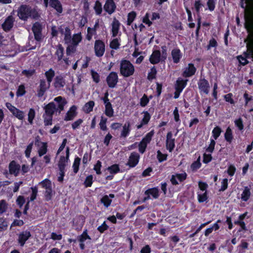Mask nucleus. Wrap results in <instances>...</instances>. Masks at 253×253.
Instances as JSON below:
<instances>
[{
    "label": "nucleus",
    "instance_id": "nucleus-5",
    "mask_svg": "<svg viewBox=\"0 0 253 253\" xmlns=\"http://www.w3.org/2000/svg\"><path fill=\"white\" fill-rule=\"evenodd\" d=\"M42 188L45 189L44 195L46 201L51 200L54 194V191L52 188V183L48 179H45L39 183Z\"/></svg>",
    "mask_w": 253,
    "mask_h": 253
},
{
    "label": "nucleus",
    "instance_id": "nucleus-22",
    "mask_svg": "<svg viewBox=\"0 0 253 253\" xmlns=\"http://www.w3.org/2000/svg\"><path fill=\"white\" fill-rule=\"evenodd\" d=\"M161 52L159 50H155L150 56V62L153 64H157L160 62Z\"/></svg>",
    "mask_w": 253,
    "mask_h": 253
},
{
    "label": "nucleus",
    "instance_id": "nucleus-60",
    "mask_svg": "<svg viewBox=\"0 0 253 253\" xmlns=\"http://www.w3.org/2000/svg\"><path fill=\"white\" fill-rule=\"evenodd\" d=\"M25 93V86L24 85H20L17 89L16 92V95L18 96H21L23 95Z\"/></svg>",
    "mask_w": 253,
    "mask_h": 253
},
{
    "label": "nucleus",
    "instance_id": "nucleus-6",
    "mask_svg": "<svg viewBox=\"0 0 253 253\" xmlns=\"http://www.w3.org/2000/svg\"><path fill=\"white\" fill-rule=\"evenodd\" d=\"M42 25L40 23L37 22L33 24L32 30L34 35L35 39L37 41L40 42L43 39L42 34Z\"/></svg>",
    "mask_w": 253,
    "mask_h": 253
},
{
    "label": "nucleus",
    "instance_id": "nucleus-38",
    "mask_svg": "<svg viewBox=\"0 0 253 253\" xmlns=\"http://www.w3.org/2000/svg\"><path fill=\"white\" fill-rule=\"evenodd\" d=\"M82 37L80 34H75L73 36L71 42L72 44L77 45L78 43L81 41Z\"/></svg>",
    "mask_w": 253,
    "mask_h": 253
},
{
    "label": "nucleus",
    "instance_id": "nucleus-53",
    "mask_svg": "<svg viewBox=\"0 0 253 253\" xmlns=\"http://www.w3.org/2000/svg\"><path fill=\"white\" fill-rule=\"evenodd\" d=\"M248 247L249 243L244 240L241 241V244L238 246L239 249L242 250V253H245V250L248 249Z\"/></svg>",
    "mask_w": 253,
    "mask_h": 253
},
{
    "label": "nucleus",
    "instance_id": "nucleus-61",
    "mask_svg": "<svg viewBox=\"0 0 253 253\" xmlns=\"http://www.w3.org/2000/svg\"><path fill=\"white\" fill-rule=\"evenodd\" d=\"M92 178L93 177L92 175H89L86 177L85 178V180L84 181V184L85 185V187H90L91 186L92 183Z\"/></svg>",
    "mask_w": 253,
    "mask_h": 253
},
{
    "label": "nucleus",
    "instance_id": "nucleus-26",
    "mask_svg": "<svg viewBox=\"0 0 253 253\" xmlns=\"http://www.w3.org/2000/svg\"><path fill=\"white\" fill-rule=\"evenodd\" d=\"M120 25V23L119 21L116 18H114L112 24V31L113 37H115L117 35L119 30Z\"/></svg>",
    "mask_w": 253,
    "mask_h": 253
},
{
    "label": "nucleus",
    "instance_id": "nucleus-32",
    "mask_svg": "<svg viewBox=\"0 0 253 253\" xmlns=\"http://www.w3.org/2000/svg\"><path fill=\"white\" fill-rule=\"evenodd\" d=\"M105 113L106 115L109 117H112L113 116L114 110L111 103H108V104H106Z\"/></svg>",
    "mask_w": 253,
    "mask_h": 253
},
{
    "label": "nucleus",
    "instance_id": "nucleus-39",
    "mask_svg": "<svg viewBox=\"0 0 253 253\" xmlns=\"http://www.w3.org/2000/svg\"><path fill=\"white\" fill-rule=\"evenodd\" d=\"M234 123L235 126L238 128V129L240 131H242L244 129V125L243 122L241 118H239L237 119H236L234 121Z\"/></svg>",
    "mask_w": 253,
    "mask_h": 253
},
{
    "label": "nucleus",
    "instance_id": "nucleus-59",
    "mask_svg": "<svg viewBox=\"0 0 253 253\" xmlns=\"http://www.w3.org/2000/svg\"><path fill=\"white\" fill-rule=\"evenodd\" d=\"M236 170L235 167L233 165H231L228 167L227 172L229 176H232L235 174Z\"/></svg>",
    "mask_w": 253,
    "mask_h": 253
},
{
    "label": "nucleus",
    "instance_id": "nucleus-40",
    "mask_svg": "<svg viewBox=\"0 0 253 253\" xmlns=\"http://www.w3.org/2000/svg\"><path fill=\"white\" fill-rule=\"evenodd\" d=\"M236 225H238L240 226L239 229L238 230L237 233L239 235V233L242 232L243 231H246L248 230L247 227L246 226V223L245 222H238Z\"/></svg>",
    "mask_w": 253,
    "mask_h": 253
},
{
    "label": "nucleus",
    "instance_id": "nucleus-14",
    "mask_svg": "<svg viewBox=\"0 0 253 253\" xmlns=\"http://www.w3.org/2000/svg\"><path fill=\"white\" fill-rule=\"evenodd\" d=\"M199 88L201 91L206 94H208L209 92L210 85L206 80L205 79H200L198 82Z\"/></svg>",
    "mask_w": 253,
    "mask_h": 253
},
{
    "label": "nucleus",
    "instance_id": "nucleus-17",
    "mask_svg": "<svg viewBox=\"0 0 253 253\" xmlns=\"http://www.w3.org/2000/svg\"><path fill=\"white\" fill-rule=\"evenodd\" d=\"M20 169V166L15 161H12L9 165V170L10 174L17 176Z\"/></svg>",
    "mask_w": 253,
    "mask_h": 253
},
{
    "label": "nucleus",
    "instance_id": "nucleus-42",
    "mask_svg": "<svg viewBox=\"0 0 253 253\" xmlns=\"http://www.w3.org/2000/svg\"><path fill=\"white\" fill-rule=\"evenodd\" d=\"M224 99L227 102L232 105H234L235 101L233 98V94L231 93H229L224 95Z\"/></svg>",
    "mask_w": 253,
    "mask_h": 253
},
{
    "label": "nucleus",
    "instance_id": "nucleus-15",
    "mask_svg": "<svg viewBox=\"0 0 253 253\" xmlns=\"http://www.w3.org/2000/svg\"><path fill=\"white\" fill-rule=\"evenodd\" d=\"M65 84V80L61 75L57 76L54 78V86L57 90L61 89Z\"/></svg>",
    "mask_w": 253,
    "mask_h": 253
},
{
    "label": "nucleus",
    "instance_id": "nucleus-12",
    "mask_svg": "<svg viewBox=\"0 0 253 253\" xmlns=\"http://www.w3.org/2000/svg\"><path fill=\"white\" fill-rule=\"evenodd\" d=\"M31 236L30 231L26 230L19 233L18 235V242L21 247H23L26 241Z\"/></svg>",
    "mask_w": 253,
    "mask_h": 253
},
{
    "label": "nucleus",
    "instance_id": "nucleus-23",
    "mask_svg": "<svg viewBox=\"0 0 253 253\" xmlns=\"http://www.w3.org/2000/svg\"><path fill=\"white\" fill-rule=\"evenodd\" d=\"M61 32L62 34L64 35V41L66 43L69 44L71 42V34L70 29L68 27H66L65 31L63 29L61 30Z\"/></svg>",
    "mask_w": 253,
    "mask_h": 253
},
{
    "label": "nucleus",
    "instance_id": "nucleus-3",
    "mask_svg": "<svg viewBox=\"0 0 253 253\" xmlns=\"http://www.w3.org/2000/svg\"><path fill=\"white\" fill-rule=\"evenodd\" d=\"M54 100L57 103L56 105L54 102H50L47 104L44 107L45 114L53 115L55 111H59L60 114L61 111L64 109V107L66 104V101L61 96H58L54 98Z\"/></svg>",
    "mask_w": 253,
    "mask_h": 253
},
{
    "label": "nucleus",
    "instance_id": "nucleus-21",
    "mask_svg": "<svg viewBox=\"0 0 253 253\" xmlns=\"http://www.w3.org/2000/svg\"><path fill=\"white\" fill-rule=\"evenodd\" d=\"M66 156H61L58 163L59 169H64L66 166V162L68 161L69 157V148H66Z\"/></svg>",
    "mask_w": 253,
    "mask_h": 253
},
{
    "label": "nucleus",
    "instance_id": "nucleus-51",
    "mask_svg": "<svg viewBox=\"0 0 253 253\" xmlns=\"http://www.w3.org/2000/svg\"><path fill=\"white\" fill-rule=\"evenodd\" d=\"M70 44L68 45L66 49V53L68 55H70L72 53H74L76 51V45L69 43Z\"/></svg>",
    "mask_w": 253,
    "mask_h": 253
},
{
    "label": "nucleus",
    "instance_id": "nucleus-63",
    "mask_svg": "<svg viewBox=\"0 0 253 253\" xmlns=\"http://www.w3.org/2000/svg\"><path fill=\"white\" fill-rule=\"evenodd\" d=\"M33 145V142L30 143L28 146L25 150V155L27 158H29L30 156V153L31 152L32 147Z\"/></svg>",
    "mask_w": 253,
    "mask_h": 253
},
{
    "label": "nucleus",
    "instance_id": "nucleus-44",
    "mask_svg": "<svg viewBox=\"0 0 253 253\" xmlns=\"http://www.w3.org/2000/svg\"><path fill=\"white\" fill-rule=\"evenodd\" d=\"M7 226V221L3 218H0V232L5 230Z\"/></svg>",
    "mask_w": 253,
    "mask_h": 253
},
{
    "label": "nucleus",
    "instance_id": "nucleus-7",
    "mask_svg": "<svg viewBox=\"0 0 253 253\" xmlns=\"http://www.w3.org/2000/svg\"><path fill=\"white\" fill-rule=\"evenodd\" d=\"M94 50L95 55L97 56H102L105 51V44L104 42L100 40L96 41L94 44Z\"/></svg>",
    "mask_w": 253,
    "mask_h": 253
},
{
    "label": "nucleus",
    "instance_id": "nucleus-54",
    "mask_svg": "<svg viewBox=\"0 0 253 253\" xmlns=\"http://www.w3.org/2000/svg\"><path fill=\"white\" fill-rule=\"evenodd\" d=\"M35 72V69L24 70L22 72V74L27 77L29 78L33 76Z\"/></svg>",
    "mask_w": 253,
    "mask_h": 253
},
{
    "label": "nucleus",
    "instance_id": "nucleus-41",
    "mask_svg": "<svg viewBox=\"0 0 253 253\" xmlns=\"http://www.w3.org/2000/svg\"><path fill=\"white\" fill-rule=\"evenodd\" d=\"M81 161V159L79 157L76 158L73 165V170L74 173H76L79 170V165Z\"/></svg>",
    "mask_w": 253,
    "mask_h": 253
},
{
    "label": "nucleus",
    "instance_id": "nucleus-52",
    "mask_svg": "<svg viewBox=\"0 0 253 253\" xmlns=\"http://www.w3.org/2000/svg\"><path fill=\"white\" fill-rule=\"evenodd\" d=\"M7 208L6 202L2 200L0 201V213L2 214L4 212Z\"/></svg>",
    "mask_w": 253,
    "mask_h": 253
},
{
    "label": "nucleus",
    "instance_id": "nucleus-11",
    "mask_svg": "<svg viewBox=\"0 0 253 253\" xmlns=\"http://www.w3.org/2000/svg\"><path fill=\"white\" fill-rule=\"evenodd\" d=\"M49 85L46 83L45 80H41L40 82V85L39 86V89L38 90L37 93L38 97H42L43 95L44 92L46 91V90L49 88Z\"/></svg>",
    "mask_w": 253,
    "mask_h": 253
},
{
    "label": "nucleus",
    "instance_id": "nucleus-43",
    "mask_svg": "<svg viewBox=\"0 0 253 253\" xmlns=\"http://www.w3.org/2000/svg\"><path fill=\"white\" fill-rule=\"evenodd\" d=\"M63 51H64L63 47L61 46V45L59 44L58 46V48L56 52V54L57 55V56L58 57V60L59 61L61 60L63 57Z\"/></svg>",
    "mask_w": 253,
    "mask_h": 253
},
{
    "label": "nucleus",
    "instance_id": "nucleus-37",
    "mask_svg": "<svg viewBox=\"0 0 253 253\" xmlns=\"http://www.w3.org/2000/svg\"><path fill=\"white\" fill-rule=\"evenodd\" d=\"M153 135V131H151L146 135V136L142 139L141 141L147 145L150 142Z\"/></svg>",
    "mask_w": 253,
    "mask_h": 253
},
{
    "label": "nucleus",
    "instance_id": "nucleus-29",
    "mask_svg": "<svg viewBox=\"0 0 253 253\" xmlns=\"http://www.w3.org/2000/svg\"><path fill=\"white\" fill-rule=\"evenodd\" d=\"M130 125L129 122H126L125 123L123 126V130L121 134V137L125 138L128 134L130 131Z\"/></svg>",
    "mask_w": 253,
    "mask_h": 253
},
{
    "label": "nucleus",
    "instance_id": "nucleus-19",
    "mask_svg": "<svg viewBox=\"0 0 253 253\" xmlns=\"http://www.w3.org/2000/svg\"><path fill=\"white\" fill-rule=\"evenodd\" d=\"M14 19L12 16H9L2 24V27L4 31H9L13 27Z\"/></svg>",
    "mask_w": 253,
    "mask_h": 253
},
{
    "label": "nucleus",
    "instance_id": "nucleus-2",
    "mask_svg": "<svg viewBox=\"0 0 253 253\" xmlns=\"http://www.w3.org/2000/svg\"><path fill=\"white\" fill-rule=\"evenodd\" d=\"M17 15L20 19L24 21L27 20L29 17L35 20H38L40 17V15L35 9L25 4L21 5L19 7Z\"/></svg>",
    "mask_w": 253,
    "mask_h": 253
},
{
    "label": "nucleus",
    "instance_id": "nucleus-33",
    "mask_svg": "<svg viewBox=\"0 0 253 253\" xmlns=\"http://www.w3.org/2000/svg\"><path fill=\"white\" fill-rule=\"evenodd\" d=\"M94 106V102L93 101H89L87 103H86L84 107V111L86 113H88L92 111L93 107Z\"/></svg>",
    "mask_w": 253,
    "mask_h": 253
},
{
    "label": "nucleus",
    "instance_id": "nucleus-1",
    "mask_svg": "<svg viewBox=\"0 0 253 253\" xmlns=\"http://www.w3.org/2000/svg\"><path fill=\"white\" fill-rule=\"evenodd\" d=\"M240 6L244 9V26L248 33L245 39L247 50L244 53V57H238L240 64L245 66L249 63L248 58H251L253 61V0H240Z\"/></svg>",
    "mask_w": 253,
    "mask_h": 253
},
{
    "label": "nucleus",
    "instance_id": "nucleus-24",
    "mask_svg": "<svg viewBox=\"0 0 253 253\" xmlns=\"http://www.w3.org/2000/svg\"><path fill=\"white\" fill-rule=\"evenodd\" d=\"M49 5L55 9L59 13L62 12V5L58 0H50Z\"/></svg>",
    "mask_w": 253,
    "mask_h": 253
},
{
    "label": "nucleus",
    "instance_id": "nucleus-46",
    "mask_svg": "<svg viewBox=\"0 0 253 253\" xmlns=\"http://www.w3.org/2000/svg\"><path fill=\"white\" fill-rule=\"evenodd\" d=\"M136 17V13L134 11H132L128 14L127 15V25H130L132 22L134 20Z\"/></svg>",
    "mask_w": 253,
    "mask_h": 253
},
{
    "label": "nucleus",
    "instance_id": "nucleus-27",
    "mask_svg": "<svg viewBox=\"0 0 253 253\" xmlns=\"http://www.w3.org/2000/svg\"><path fill=\"white\" fill-rule=\"evenodd\" d=\"M224 138L225 140L229 144H231L232 142L233 139V135L232 130L229 126L227 127L224 133Z\"/></svg>",
    "mask_w": 253,
    "mask_h": 253
},
{
    "label": "nucleus",
    "instance_id": "nucleus-50",
    "mask_svg": "<svg viewBox=\"0 0 253 253\" xmlns=\"http://www.w3.org/2000/svg\"><path fill=\"white\" fill-rule=\"evenodd\" d=\"M94 9L96 11L97 14L101 13L102 9L101 3L99 1H96L94 7Z\"/></svg>",
    "mask_w": 253,
    "mask_h": 253
},
{
    "label": "nucleus",
    "instance_id": "nucleus-20",
    "mask_svg": "<svg viewBox=\"0 0 253 253\" xmlns=\"http://www.w3.org/2000/svg\"><path fill=\"white\" fill-rule=\"evenodd\" d=\"M76 110V106L75 105L72 106L66 113L64 120L66 121L73 120L77 115Z\"/></svg>",
    "mask_w": 253,
    "mask_h": 253
},
{
    "label": "nucleus",
    "instance_id": "nucleus-45",
    "mask_svg": "<svg viewBox=\"0 0 253 253\" xmlns=\"http://www.w3.org/2000/svg\"><path fill=\"white\" fill-rule=\"evenodd\" d=\"M101 202L102 203L104 204V205L106 207H109L112 202V200L109 199V196L107 195H105L101 199Z\"/></svg>",
    "mask_w": 253,
    "mask_h": 253
},
{
    "label": "nucleus",
    "instance_id": "nucleus-57",
    "mask_svg": "<svg viewBox=\"0 0 253 253\" xmlns=\"http://www.w3.org/2000/svg\"><path fill=\"white\" fill-rule=\"evenodd\" d=\"M120 43L117 39H114L110 44V46L111 48L117 49L119 48Z\"/></svg>",
    "mask_w": 253,
    "mask_h": 253
},
{
    "label": "nucleus",
    "instance_id": "nucleus-10",
    "mask_svg": "<svg viewBox=\"0 0 253 253\" xmlns=\"http://www.w3.org/2000/svg\"><path fill=\"white\" fill-rule=\"evenodd\" d=\"M175 147V139L172 138V134L171 131L167 134L166 148L170 152H172Z\"/></svg>",
    "mask_w": 253,
    "mask_h": 253
},
{
    "label": "nucleus",
    "instance_id": "nucleus-18",
    "mask_svg": "<svg viewBox=\"0 0 253 253\" xmlns=\"http://www.w3.org/2000/svg\"><path fill=\"white\" fill-rule=\"evenodd\" d=\"M251 186H245L241 195V200L243 202H247L251 196Z\"/></svg>",
    "mask_w": 253,
    "mask_h": 253
},
{
    "label": "nucleus",
    "instance_id": "nucleus-48",
    "mask_svg": "<svg viewBox=\"0 0 253 253\" xmlns=\"http://www.w3.org/2000/svg\"><path fill=\"white\" fill-rule=\"evenodd\" d=\"M90 239L89 236L87 235L86 230L78 237L79 241L80 243H84L86 239Z\"/></svg>",
    "mask_w": 253,
    "mask_h": 253
},
{
    "label": "nucleus",
    "instance_id": "nucleus-13",
    "mask_svg": "<svg viewBox=\"0 0 253 253\" xmlns=\"http://www.w3.org/2000/svg\"><path fill=\"white\" fill-rule=\"evenodd\" d=\"M116 8V4L113 0H107L104 5V10L109 14H112Z\"/></svg>",
    "mask_w": 253,
    "mask_h": 253
},
{
    "label": "nucleus",
    "instance_id": "nucleus-9",
    "mask_svg": "<svg viewBox=\"0 0 253 253\" xmlns=\"http://www.w3.org/2000/svg\"><path fill=\"white\" fill-rule=\"evenodd\" d=\"M140 156L138 153L133 152L131 153L126 165L130 168L134 167L138 163Z\"/></svg>",
    "mask_w": 253,
    "mask_h": 253
},
{
    "label": "nucleus",
    "instance_id": "nucleus-16",
    "mask_svg": "<svg viewBox=\"0 0 253 253\" xmlns=\"http://www.w3.org/2000/svg\"><path fill=\"white\" fill-rule=\"evenodd\" d=\"M196 68L193 64H189L188 66L184 69L182 76L187 78L192 76L195 73Z\"/></svg>",
    "mask_w": 253,
    "mask_h": 253
},
{
    "label": "nucleus",
    "instance_id": "nucleus-31",
    "mask_svg": "<svg viewBox=\"0 0 253 253\" xmlns=\"http://www.w3.org/2000/svg\"><path fill=\"white\" fill-rule=\"evenodd\" d=\"M180 50L178 49H174L172 50L171 55L174 63H178L180 58Z\"/></svg>",
    "mask_w": 253,
    "mask_h": 253
},
{
    "label": "nucleus",
    "instance_id": "nucleus-49",
    "mask_svg": "<svg viewBox=\"0 0 253 253\" xmlns=\"http://www.w3.org/2000/svg\"><path fill=\"white\" fill-rule=\"evenodd\" d=\"M157 73V70L155 67H152L151 69V71L150 73H149L147 79L149 80H152L155 78L156 75Z\"/></svg>",
    "mask_w": 253,
    "mask_h": 253
},
{
    "label": "nucleus",
    "instance_id": "nucleus-36",
    "mask_svg": "<svg viewBox=\"0 0 253 253\" xmlns=\"http://www.w3.org/2000/svg\"><path fill=\"white\" fill-rule=\"evenodd\" d=\"M44 123L45 126L51 125L53 115L44 114L43 115Z\"/></svg>",
    "mask_w": 253,
    "mask_h": 253
},
{
    "label": "nucleus",
    "instance_id": "nucleus-30",
    "mask_svg": "<svg viewBox=\"0 0 253 253\" xmlns=\"http://www.w3.org/2000/svg\"><path fill=\"white\" fill-rule=\"evenodd\" d=\"M145 195L151 194L155 199H157L159 196V190L156 188L149 189L145 192Z\"/></svg>",
    "mask_w": 253,
    "mask_h": 253
},
{
    "label": "nucleus",
    "instance_id": "nucleus-8",
    "mask_svg": "<svg viewBox=\"0 0 253 253\" xmlns=\"http://www.w3.org/2000/svg\"><path fill=\"white\" fill-rule=\"evenodd\" d=\"M106 81L110 87L114 88L117 84L118 81L117 74L114 72L110 73L106 78Z\"/></svg>",
    "mask_w": 253,
    "mask_h": 253
},
{
    "label": "nucleus",
    "instance_id": "nucleus-4",
    "mask_svg": "<svg viewBox=\"0 0 253 253\" xmlns=\"http://www.w3.org/2000/svg\"><path fill=\"white\" fill-rule=\"evenodd\" d=\"M134 71V68L132 64L126 60H122L120 64V73L125 77H128L132 75Z\"/></svg>",
    "mask_w": 253,
    "mask_h": 253
},
{
    "label": "nucleus",
    "instance_id": "nucleus-56",
    "mask_svg": "<svg viewBox=\"0 0 253 253\" xmlns=\"http://www.w3.org/2000/svg\"><path fill=\"white\" fill-rule=\"evenodd\" d=\"M35 112L33 109H30L28 113V121L31 124H32L33 120L35 118Z\"/></svg>",
    "mask_w": 253,
    "mask_h": 253
},
{
    "label": "nucleus",
    "instance_id": "nucleus-35",
    "mask_svg": "<svg viewBox=\"0 0 253 253\" xmlns=\"http://www.w3.org/2000/svg\"><path fill=\"white\" fill-rule=\"evenodd\" d=\"M12 113L19 120H22L24 118V113L16 108L15 109L14 111H13Z\"/></svg>",
    "mask_w": 253,
    "mask_h": 253
},
{
    "label": "nucleus",
    "instance_id": "nucleus-47",
    "mask_svg": "<svg viewBox=\"0 0 253 253\" xmlns=\"http://www.w3.org/2000/svg\"><path fill=\"white\" fill-rule=\"evenodd\" d=\"M221 132V130L219 127L216 126V127H214L212 131L213 137L215 139H216L218 137V136L220 135Z\"/></svg>",
    "mask_w": 253,
    "mask_h": 253
},
{
    "label": "nucleus",
    "instance_id": "nucleus-25",
    "mask_svg": "<svg viewBox=\"0 0 253 253\" xmlns=\"http://www.w3.org/2000/svg\"><path fill=\"white\" fill-rule=\"evenodd\" d=\"M187 81V80H183L180 78H178L176 81L175 89L178 90L179 92H181L186 86Z\"/></svg>",
    "mask_w": 253,
    "mask_h": 253
},
{
    "label": "nucleus",
    "instance_id": "nucleus-34",
    "mask_svg": "<svg viewBox=\"0 0 253 253\" xmlns=\"http://www.w3.org/2000/svg\"><path fill=\"white\" fill-rule=\"evenodd\" d=\"M38 149V154L40 157H42L43 155L45 154L47 152V145L46 143H42V145L39 147Z\"/></svg>",
    "mask_w": 253,
    "mask_h": 253
},
{
    "label": "nucleus",
    "instance_id": "nucleus-64",
    "mask_svg": "<svg viewBox=\"0 0 253 253\" xmlns=\"http://www.w3.org/2000/svg\"><path fill=\"white\" fill-rule=\"evenodd\" d=\"M149 102L147 96L144 94L140 99V105L142 107L145 106Z\"/></svg>",
    "mask_w": 253,
    "mask_h": 253
},
{
    "label": "nucleus",
    "instance_id": "nucleus-55",
    "mask_svg": "<svg viewBox=\"0 0 253 253\" xmlns=\"http://www.w3.org/2000/svg\"><path fill=\"white\" fill-rule=\"evenodd\" d=\"M167 156V154H162L160 150L157 151V158L160 162L166 160Z\"/></svg>",
    "mask_w": 253,
    "mask_h": 253
},
{
    "label": "nucleus",
    "instance_id": "nucleus-58",
    "mask_svg": "<svg viewBox=\"0 0 253 253\" xmlns=\"http://www.w3.org/2000/svg\"><path fill=\"white\" fill-rule=\"evenodd\" d=\"M108 170H109L111 173H116L120 171V168L117 165H114L108 168Z\"/></svg>",
    "mask_w": 253,
    "mask_h": 253
},
{
    "label": "nucleus",
    "instance_id": "nucleus-62",
    "mask_svg": "<svg viewBox=\"0 0 253 253\" xmlns=\"http://www.w3.org/2000/svg\"><path fill=\"white\" fill-rule=\"evenodd\" d=\"M25 202V200L23 196H19L16 200V203L19 206L20 208H21L23 204Z\"/></svg>",
    "mask_w": 253,
    "mask_h": 253
},
{
    "label": "nucleus",
    "instance_id": "nucleus-28",
    "mask_svg": "<svg viewBox=\"0 0 253 253\" xmlns=\"http://www.w3.org/2000/svg\"><path fill=\"white\" fill-rule=\"evenodd\" d=\"M143 118L141 121V124L137 126L138 129H140L144 125H146L149 122L150 119V115L147 112H144Z\"/></svg>",
    "mask_w": 253,
    "mask_h": 253
}]
</instances>
